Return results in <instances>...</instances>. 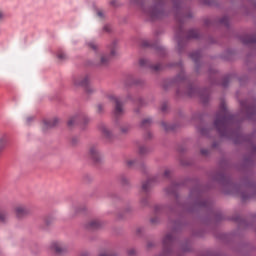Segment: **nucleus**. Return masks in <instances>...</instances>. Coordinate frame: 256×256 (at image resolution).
Masks as SVG:
<instances>
[{
  "label": "nucleus",
  "mask_w": 256,
  "mask_h": 256,
  "mask_svg": "<svg viewBox=\"0 0 256 256\" xmlns=\"http://www.w3.org/2000/svg\"><path fill=\"white\" fill-rule=\"evenodd\" d=\"M5 145H7V138L6 137L0 138V151H3V149H5Z\"/></svg>",
  "instance_id": "nucleus-20"
},
{
  "label": "nucleus",
  "mask_w": 256,
  "mask_h": 256,
  "mask_svg": "<svg viewBox=\"0 0 256 256\" xmlns=\"http://www.w3.org/2000/svg\"><path fill=\"white\" fill-rule=\"evenodd\" d=\"M88 155L92 161L97 162L101 159V154L99 153V148L95 144L90 145L89 150H88Z\"/></svg>",
  "instance_id": "nucleus-8"
},
{
  "label": "nucleus",
  "mask_w": 256,
  "mask_h": 256,
  "mask_svg": "<svg viewBox=\"0 0 256 256\" xmlns=\"http://www.w3.org/2000/svg\"><path fill=\"white\" fill-rule=\"evenodd\" d=\"M141 10L148 15V17H151V19H158V17H161V10L159 9V5L153 7V8H145V5H141Z\"/></svg>",
  "instance_id": "nucleus-4"
},
{
  "label": "nucleus",
  "mask_w": 256,
  "mask_h": 256,
  "mask_svg": "<svg viewBox=\"0 0 256 256\" xmlns=\"http://www.w3.org/2000/svg\"><path fill=\"white\" fill-rule=\"evenodd\" d=\"M158 4L163 3L165 0H156Z\"/></svg>",
  "instance_id": "nucleus-41"
},
{
  "label": "nucleus",
  "mask_w": 256,
  "mask_h": 256,
  "mask_svg": "<svg viewBox=\"0 0 256 256\" xmlns=\"http://www.w3.org/2000/svg\"><path fill=\"white\" fill-rule=\"evenodd\" d=\"M73 85L75 87H86V91L90 92L89 89H87V87H89V76H85V77H74L73 78Z\"/></svg>",
  "instance_id": "nucleus-6"
},
{
  "label": "nucleus",
  "mask_w": 256,
  "mask_h": 256,
  "mask_svg": "<svg viewBox=\"0 0 256 256\" xmlns=\"http://www.w3.org/2000/svg\"><path fill=\"white\" fill-rule=\"evenodd\" d=\"M166 192L168 193V195H175V188H168L166 189Z\"/></svg>",
  "instance_id": "nucleus-32"
},
{
  "label": "nucleus",
  "mask_w": 256,
  "mask_h": 256,
  "mask_svg": "<svg viewBox=\"0 0 256 256\" xmlns=\"http://www.w3.org/2000/svg\"><path fill=\"white\" fill-rule=\"evenodd\" d=\"M161 126L163 127V129H165V131H171L173 129V126L167 124L166 122H162Z\"/></svg>",
  "instance_id": "nucleus-22"
},
{
  "label": "nucleus",
  "mask_w": 256,
  "mask_h": 256,
  "mask_svg": "<svg viewBox=\"0 0 256 256\" xmlns=\"http://www.w3.org/2000/svg\"><path fill=\"white\" fill-rule=\"evenodd\" d=\"M201 100L203 103H207L209 101V94H206V96L201 95Z\"/></svg>",
  "instance_id": "nucleus-30"
},
{
  "label": "nucleus",
  "mask_w": 256,
  "mask_h": 256,
  "mask_svg": "<svg viewBox=\"0 0 256 256\" xmlns=\"http://www.w3.org/2000/svg\"><path fill=\"white\" fill-rule=\"evenodd\" d=\"M139 65L140 67H150L151 69H153V71H161V64H156L154 66H151V64L149 63V60L147 59H140Z\"/></svg>",
  "instance_id": "nucleus-11"
},
{
  "label": "nucleus",
  "mask_w": 256,
  "mask_h": 256,
  "mask_svg": "<svg viewBox=\"0 0 256 256\" xmlns=\"http://www.w3.org/2000/svg\"><path fill=\"white\" fill-rule=\"evenodd\" d=\"M99 256H115V255H113V253L111 252H103Z\"/></svg>",
  "instance_id": "nucleus-35"
},
{
  "label": "nucleus",
  "mask_w": 256,
  "mask_h": 256,
  "mask_svg": "<svg viewBox=\"0 0 256 256\" xmlns=\"http://www.w3.org/2000/svg\"><path fill=\"white\" fill-rule=\"evenodd\" d=\"M244 15L256 11V0H246V6L243 7Z\"/></svg>",
  "instance_id": "nucleus-10"
},
{
  "label": "nucleus",
  "mask_w": 256,
  "mask_h": 256,
  "mask_svg": "<svg viewBox=\"0 0 256 256\" xmlns=\"http://www.w3.org/2000/svg\"><path fill=\"white\" fill-rule=\"evenodd\" d=\"M235 123V116L227 110L225 102L220 104L219 112L214 121V127L221 137H231V127Z\"/></svg>",
  "instance_id": "nucleus-1"
},
{
  "label": "nucleus",
  "mask_w": 256,
  "mask_h": 256,
  "mask_svg": "<svg viewBox=\"0 0 256 256\" xmlns=\"http://www.w3.org/2000/svg\"><path fill=\"white\" fill-rule=\"evenodd\" d=\"M79 116H73L68 120V127H73L77 121H79Z\"/></svg>",
  "instance_id": "nucleus-17"
},
{
  "label": "nucleus",
  "mask_w": 256,
  "mask_h": 256,
  "mask_svg": "<svg viewBox=\"0 0 256 256\" xmlns=\"http://www.w3.org/2000/svg\"><path fill=\"white\" fill-rule=\"evenodd\" d=\"M52 251H55V253H63V246H61L60 243L54 242L51 245Z\"/></svg>",
  "instance_id": "nucleus-16"
},
{
  "label": "nucleus",
  "mask_w": 256,
  "mask_h": 256,
  "mask_svg": "<svg viewBox=\"0 0 256 256\" xmlns=\"http://www.w3.org/2000/svg\"><path fill=\"white\" fill-rule=\"evenodd\" d=\"M110 99H112V101H114L115 103V109H114L115 116L121 117V115L125 113V109H123V102H121V100L115 96H111Z\"/></svg>",
  "instance_id": "nucleus-7"
},
{
  "label": "nucleus",
  "mask_w": 256,
  "mask_h": 256,
  "mask_svg": "<svg viewBox=\"0 0 256 256\" xmlns=\"http://www.w3.org/2000/svg\"><path fill=\"white\" fill-rule=\"evenodd\" d=\"M14 212L16 217H18V219H23V217H27V215L31 213V209H29V207L25 205H17L14 208Z\"/></svg>",
  "instance_id": "nucleus-5"
},
{
  "label": "nucleus",
  "mask_w": 256,
  "mask_h": 256,
  "mask_svg": "<svg viewBox=\"0 0 256 256\" xmlns=\"http://www.w3.org/2000/svg\"><path fill=\"white\" fill-rule=\"evenodd\" d=\"M134 5H141V0H132Z\"/></svg>",
  "instance_id": "nucleus-39"
},
{
  "label": "nucleus",
  "mask_w": 256,
  "mask_h": 256,
  "mask_svg": "<svg viewBox=\"0 0 256 256\" xmlns=\"http://www.w3.org/2000/svg\"><path fill=\"white\" fill-rule=\"evenodd\" d=\"M148 151L149 150L147 149V147L139 146V150H138L139 155H145V153H147Z\"/></svg>",
  "instance_id": "nucleus-23"
},
{
  "label": "nucleus",
  "mask_w": 256,
  "mask_h": 256,
  "mask_svg": "<svg viewBox=\"0 0 256 256\" xmlns=\"http://www.w3.org/2000/svg\"><path fill=\"white\" fill-rule=\"evenodd\" d=\"M104 31H109V26H105Z\"/></svg>",
  "instance_id": "nucleus-42"
},
{
  "label": "nucleus",
  "mask_w": 256,
  "mask_h": 256,
  "mask_svg": "<svg viewBox=\"0 0 256 256\" xmlns=\"http://www.w3.org/2000/svg\"><path fill=\"white\" fill-rule=\"evenodd\" d=\"M57 57L60 59V61H65V59H67V54H65L63 51H59Z\"/></svg>",
  "instance_id": "nucleus-21"
},
{
  "label": "nucleus",
  "mask_w": 256,
  "mask_h": 256,
  "mask_svg": "<svg viewBox=\"0 0 256 256\" xmlns=\"http://www.w3.org/2000/svg\"><path fill=\"white\" fill-rule=\"evenodd\" d=\"M87 45H88L89 49H93V51H97V49H98V46H97V44H95V42H88Z\"/></svg>",
  "instance_id": "nucleus-24"
},
{
  "label": "nucleus",
  "mask_w": 256,
  "mask_h": 256,
  "mask_svg": "<svg viewBox=\"0 0 256 256\" xmlns=\"http://www.w3.org/2000/svg\"><path fill=\"white\" fill-rule=\"evenodd\" d=\"M7 219V214L5 212H0V221H5Z\"/></svg>",
  "instance_id": "nucleus-31"
},
{
  "label": "nucleus",
  "mask_w": 256,
  "mask_h": 256,
  "mask_svg": "<svg viewBox=\"0 0 256 256\" xmlns=\"http://www.w3.org/2000/svg\"><path fill=\"white\" fill-rule=\"evenodd\" d=\"M241 41L244 45H253V43H256V35L242 36Z\"/></svg>",
  "instance_id": "nucleus-12"
},
{
  "label": "nucleus",
  "mask_w": 256,
  "mask_h": 256,
  "mask_svg": "<svg viewBox=\"0 0 256 256\" xmlns=\"http://www.w3.org/2000/svg\"><path fill=\"white\" fill-rule=\"evenodd\" d=\"M242 114L245 115L247 119L252 121L256 119V102L242 101L240 102Z\"/></svg>",
  "instance_id": "nucleus-2"
},
{
  "label": "nucleus",
  "mask_w": 256,
  "mask_h": 256,
  "mask_svg": "<svg viewBox=\"0 0 256 256\" xmlns=\"http://www.w3.org/2000/svg\"><path fill=\"white\" fill-rule=\"evenodd\" d=\"M97 15H98V17H100V19H103V17H104L103 11H98Z\"/></svg>",
  "instance_id": "nucleus-40"
},
{
  "label": "nucleus",
  "mask_w": 256,
  "mask_h": 256,
  "mask_svg": "<svg viewBox=\"0 0 256 256\" xmlns=\"http://www.w3.org/2000/svg\"><path fill=\"white\" fill-rule=\"evenodd\" d=\"M189 37H191L192 39H197V37H199V33H197V31L195 30H191L189 33Z\"/></svg>",
  "instance_id": "nucleus-25"
},
{
  "label": "nucleus",
  "mask_w": 256,
  "mask_h": 256,
  "mask_svg": "<svg viewBox=\"0 0 256 256\" xmlns=\"http://www.w3.org/2000/svg\"><path fill=\"white\" fill-rule=\"evenodd\" d=\"M57 123H59L58 118L44 120L43 124H42V129H43V131H47L48 129H52V127H55V125H57Z\"/></svg>",
  "instance_id": "nucleus-9"
},
{
  "label": "nucleus",
  "mask_w": 256,
  "mask_h": 256,
  "mask_svg": "<svg viewBox=\"0 0 256 256\" xmlns=\"http://www.w3.org/2000/svg\"><path fill=\"white\" fill-rule=\"evenodd\" d=\"M162 111H165V106L162 107Z\"/></svg>",
  "instance_id": "nucleus-43"
},
{
  "label": "nucleus",
  "mask_w": 256,
  "mask_h": 256,
  "mask_svg": "<svg viewBox=\"0 0 256 256\" xmlns=\"http://www.w3.org/2000/svg\"><path fill=\"white\" fill-rule=\"evenodd\" d=\"M136 164H137V160H135V159H129V160H127V165H128L129 167H135Z\"/></svg>",
  "instance_id": "nucleus-27"
},
{
  "label": "nucleus",
  "mask_w": 256,
  "mask_h": 256,
  "mask_svg": "<svg viewBox=\"0 0 256 256\" xmlns=\"http://www.w3.org/2000/svg\"><path fill=\"white\" fill-rule=\"evenodd\" d=\"M169 175H171V170L166 169L164 172V177H169Z\"/></svg>",
  "instance_id": "nucleus-36"
},
{
  "label": "nucleus",
  "mask_w": 256,
  "mask_h": 256,
  "mask_svg": "<svg viewBox=\"0 0 256 256\" xmlns=\"http://www.w3.org/2000/svg\"><path fill=\"white\" fill-rule=\"evenodd\" d=\"M115 55H117V48L113 47L111 49L109 56H107L105 54H99L97 56V60H96L95 64L98 65L99 67H105V66L109 65V61H111V57H115Z\"/></svg>",
  "instance_id": "nucleus-3"
},
{
  "label": "nucleus",
  "mask_w": 256,
  "mask_h": 256,
  "mask_svg": "<svg viewBox=\"0 0 256 256\" xmlns=\"http://www.w3.org/2000/svg\"><path fill=\"white\" fill-rule=\"evenodd\" d=\"M220 23H222V25H225V26L227 27V25H229V18L223 17V18L220 20Z\"/></svg>",
  "instance_id": "nucleus-28"
},
{
  "label": "nucleus",
  "mask_w": 256,
  "mask_h": 256,
  "mask_svg": "<svg viewBox=\"0 0 256 256\" xmlns=\"http://www.w3.org/2000/svg\"><path fill=\"white\" fill-rule=\"evenodd\" d=\"M96 109H97V113H103V106L101 104H98L96 106Z\"/></svg>",
  "instance_id": "nucleus-33"
},
{
  "label": "nucleus",
  "mask_w": 256,
  "mask_h": 256,
  "mask_svg": "<svg viewBox=\"0 0 256 256\" xmlns=\"http://www.w3.org/2000/svg\"><path fill=\"white\" fill-rule=\"evenodd\" d=\"M201 154H202V155H208V154H209V150H207V149H202V150H201Z\"/></svg>",
  "instance_id": "nucleus-38"
},
{
  "label": "nucleus",
  "mask_w": 256,
  "mask_h": 256,
  "mask_svg": "<svg viewBox=\"0 0 256 256\" xmlns=\"http://www.w3.org/2000/svg\"><path fill=\"white\" fill-rule=\"evenodd\" d=\"M1 21H5V12L0 8V23Z\"/></svg>",
  "instance_id": "nucleus-29"
},
{
  "label": "nucleus",
  "mask_w": 256,
  "mask_h": 256,
  "mask_svg": "<svg viewBox=\"0 0 256 256\" xmlns=\"http://www.w3.org/2000/svg\"><path fill=\"white\" fill-rule=\"evenodd\" d=\"M100 131L106 139H111L113 137V133L105 125L100 126Z\"/></svg>",
  "instance_id": "nucleus-13"
},
{
  "label": "nucleus",
  "mask_w": 256,
  "mask_h": 256,
  "mask_svg": "<svg viewBox=\"0 0 256 256\" xmlns=\"http://www.w3.org/2000/svg\"><path fill=\"white\" fill-rule=\"evenodd\" d=\"M86 227L87 229H99V227H101V223L99 222V220H91L90 222H88Z\"/></svg>",
  "instance_id": "nucleus-14"
},
{
  "label": "nucleus",
  "mask_w": 256,
  "mask_h": 256,
  "mask_svg": "<svg viewBox=\"0 0 256 256\" xmlns=\"http://www.w3.org/2000/svg\"><path fill=\"white\" fill-rule=\"evenodd\" d=\"M128 255H129V256H134V255H135V249H130V250L128 251Z\"/></svg>",
  "instance_id": "nucleus-37"
},
{
  "label": "nucleus",
  "mask_w": 256,
  "mask_h": 256,
  "mask_svg": "<svg viewBox=\"0 0 256 256\" xmlns=\"http://www.w3.org/2000/svg\"><path fill=\"white\" fill-rule=\"evenodd\" d=\"M191 59H193V61H195V63H197V61H199L201 55L199 54V52H194L190 54Z\"/></svg>",
  "instance_id": "nucleus-19"
},
{
  "label": "nucleus",
  "mask_w": 256,
  "mask_h": 256,
  "mask_svg": "<svg viewBox=\"0 0 256 256\" xmlns=\"http://www.w3.org/2000/svg\"><path fill=\"white\" fill-rule=\"evenodd\" d=\"M153 181H155V179H154V178H150V179H148L146 182H144V183L142 184V191H144V192L149 191V189L151 188V185H152Z\"/></svg>",
  "instance_id": "nucleus-15"
},
{
  "label": "nucleus",
  "mask_w": 256,
  "mask_h": 256,
  "mask_svg": "<svg viewBox=\"0 0 256 256\" xmlns=\"http://www.w3.org/2000/svg\"><path fill=\"white\" fill-rule=\"evenodd\" d=\"M151 223H155V220H154V219H152V220H151Z\"/></svg>",
  "instance_id": "nucleus-44"
},
{
  "label": "nucleus",
  "mask_w": 256,
  "mask_h": 256,
  "mask_svg": "<svg viewBox=\"0 0 256 256\" xmlns=\"http://www.w3.org/2000/svg\"><path fill=\"white\" fill-rule=\"evenodd\" d=\"M151 118H145L142 120V127H147V125H151Z\"/></svg>",
  "instance_id": "nucleus-26"
},
{
  "label": "nucleus",
  "mask_w": 256,
  "mask_h": 256,
  "mask_svg": "<svg viewBox=\"0 0 256 256\" xmlns=\"http://www.w3.org/2000/svg\"><path fill=\"white\" fill-rule=\"evenodd\" d=\"M120 131L121 133H129V131H131V126L128 124H123L120 126Z\"/></svg>",
  "instance_id": "nucleus-18"
},
{
  "label": "nucleus",
  "mask_w": 256,
  "mask_h": 256,
  "mask_svg": "<svg viewBox=\"0 0 256 256\" xmlns=\"http://www.w3.org/2000/svg\"><path fill=\"white\" fill-rule=\"evenodd\" d=\"M195 91H197L195 88H193V87H191L190 88V91L188 92V95L190 96V97H193V93H195Z\"/></svg>",
  "instance_id": "nucleus-34"
}]
</instances>
